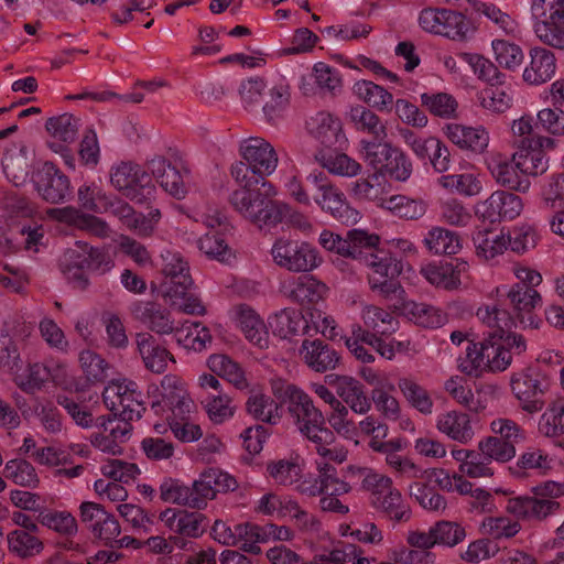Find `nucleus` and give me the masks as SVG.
<instances>
[{
    "label": "nucleus",
    "mask_w": 564,
    "mask_h": 564,
    "mask_svg": "<svg viewBox=\"0 0 564 564\" xmlns=\"http://www.w3.org/2000/svg\"><path fill=\"white\" fill-rule=\"evenodd\" d=\"M271 390L280 402L286 405L288 412L305 437L313 436L319 441L330 440V429L325 426V417L312 398L302 389L283 379H273Z\"/></svg>",
    "instance_id": "1"
},
{
    "label": "nucleus",
    "mask_w": 564,
    "mask_h": 564,
    "mask_svg": "<svg viewBox=\"0 0 564 564\" xmlns=\"http://www.w3.org/2000/svg\"><path fill=\"white\" fill-rule=\"evenodd\" d=\"M513 274L518 282L513 283L506 293L508 305L517 324L523 328L536 329L541 319L534 313L541 306L542 297L536 286L542 282V275L528 267L514 265Z\"/></svg>",
    "instance_id": "2"
},
{
    "label": "nucleus",
    "mask_w": 564,
    "mask_h": 564,
    "mask_svg": "<svg viewBox=\"0 0 564 564\" xmlns=\"http://www.w3.org/2000/svg\"><path fill=\"white\" fill-rule=\"evenodd\" d=\"M258 184H239L240 187L231 193L229 202L239 215L259 228L276 226L290 213V206L265 197L263 192L254 189Z\"/></svg>",
    "instance_id": "3"
},
{
    "label": "nucleus",
    "mask_w": 564,
    "mask_h": 564,
    "mask_svg": "<svg viewBox=\"0 0 564 564\" xmlns=\"http://www.w3.org/2000/svg\"><path fill=\"white\" fill-rule=\"evenodd\" d=\"M239 152L243 161L231 166V176L238 184L259 183L258 177L269 176L276 170L278 153L273 145L262 138L242 140Z\"/></svg>",
    "instance_id": "4"
},
{
    "label": "nucleus",
    "mask_w": 564,
    "mask_h": 564,
    "mask_svg": "<svg viewBox=\"0 0 564 564\" xmlns=\"http://www.w3.org/2000/svg\"><path fill=\"white\" fill-rule=\"evenodd\" d=\"M361 488L369 494V502L378 512L394 521L410 519V508L390 477L368 468H359Z\"/></svg>",
    "instance_id": "5"
},
{
    "label": "nucleus",
    "mask_w": 564,
    "mask_h": 564,
    "mask_svg": "<svg viewBox=\"0 0 564 564\" xmlns=\"http://www.w3.org/2000/svg\"><path fill=\"white\" fill-rule=\"evenodd\" d=\"M531 14L536 37L547 46L564 50V0H532Z\"/></svg>",
    "instance_id": "6"
},
{
    "label": "nucleus",
    "mask_w": 564,
    "mask_h": 564,
    "mask_svg": "<svg viewBox=\"0 0 564 564\" xmlns=\"http://www.w3.org/2000/svg\"><path fill=\"white\" fill-rule=\"evenodd\" d=\"M271 256L278 267L294 273L312 272L323 262L319 251L313 245L284 237L274 241Z\"/></svg>",
    "instance_id": "7"
},
{
    "label": "nucleus",
    "mask_w": 564,
    "mask_h": 564,
    "mask_svg": "<svg viewBox=\"0 0 564 564\" xmlns=\"http://www.w3.org/2000/svg\"><path fill=\"white\" fill-rule=\"evenodd\" d=\"M110 182L115 188L138 204L151 200L156 192L152 177L133 162H120L110 170Z\"/></svg>",
    "instance_id": "8"
},
{
    "label": "nucleus",
    "mask_w": 564,
    "mask_h": 564,
    "mask_svg": "<svg viewBox=\"0 0 564 564\" xmlns=\"http://www.w3.org/2000/svg\"><path fill=\"white\" fill-rule=\"evenodd\" d=\"M107 409L124 420H139L145 411L143 394L133 381H112L102 392Z\"/></svg>",
    "instance_id": "9"
},
{
    "label": "nucleus",
    "mask_w": 564,
    "mask_h": 564,
    "mask_svg": "<svg viewBox=\"0 0 564 564\" xmlns=\"http://www.w3.org/2000/svg\"><path fill=\"white\" fill-rule=\"evenodd\" d=\"M364 265L368 268V282L372 291L384 297H390L401 291L397 278L402 271L400 261L388 250L378 249L372 256L366 258Z\"/></svg>",
    "instance_id": "10"
},
{
    "label": "nucleus",
    "mask_w": 564,
    "mask_h": 564,
    "mask_svg": "<svg viewBox=\"0 0 564 564\" xmlns=\"http://www.w3.org/2000/svg\"><path fill=\"white\" fill-rule=\"evenodd\" d=\"M308 186L315 188L313 200L343 224L355 221L357 212L348 206L344 194L336 188L324 172L308 174Z\"/></svg>",
    "instance_id": "11"
},
{
    "label": "nucleus",
    "mask_w": 564,
    "mask_h": 564,
    "mask_svg": "<svg viewBox=\"0 0 564 564\" xmlns=\"http://www.w3.org/2000/svg\"><path fill=\"white\" fill-rule=\"evenodd\" d=\"M151 409L158 415L184 419L193 412L195 403L187 392L185 382L176 376L167 375L161 381V399L153 401Z\"/></svg>",
    "instance_id": "12"
},
{
    "label": "nucleus",
    "mask_w": 564,
    "mask_h": 564,
    "mask_svg": "<svg viewBox=\"0 0 564 564\" xmlns=\"http://www.w3.org/2000/svg\"><path fill=\"white\" fill-rule=\"evenodd\" d=\"M506 511L519 521L541 522L561 512V503L553 499L534 496H518L507 500Z\"/></svg>",
    "instance_id": "13"
},
{
    "label": "nucleus",
    "mask_w": 564,
    "mask_h": 564,
    "mask_svg": "<svg viewBox=\"0 0 564 564\" xmlns=\"http://www.w3.org/2000/svg\"><path fill=\"white\" fill-rule=\"evenodd\" d=\"M471 9L485 19L486 26L492 34L508 39H514L519 35L520 24L517 17L507 8L491 1L471 0Z\"/></svg>",
    "instance_id": "14"
},
{
    "label": "nucleus",
    "mask_w": 564,
    "mask_h": 564,
    "mask_svg": "<svg viewBox=\"0 0 564 564\" xmlns=\"http://www.w3.org/2000/svg\"><path fill=\"white\" fill-rule=\"evenodd\" d=\"M546 379L538 371L529 370L514 373L511 378V389L521 402L523 410L533 413L541 411L543 401L541 397L547 389Z\"/></svg>",
    "instance_id": "15"
},
{
    "label": "nucleus",
    "mask_w": 564,
    "mask_h": 564,
    "mask_svg": "<svg viewBox=\"0 0 564 564\" xmlns=\"http://www.w3.org/2000/svg\"><path fill=\"white\" fill-rule=\"evenodd\" d=\"M164 281L160 291L163 296H180L193 285L187 261L180 252L166 250L162 254Z\"/></svg>",
    "instance_id": "16"
},
{
    "label": "nucleus",
    "mask_w": 564,
    "mask_h": 564,
    "mask_svg": "<svg viewBox=\"0 0 564 564\" xmlns=\"http://www.w3.org/2000/svg\"><path fill=\"white\" fill-rule=\"evenodd\" d=\"M39 195L51 204L65 202L72 194L69 178L52 162H45L34 177Z\"/></svg>",
    "instance_id": "17"
},
{
    "label": "nucleus",
    "mask_w": 564,
    "mask_h": 564,
    "mask_svg": "<svg viewBox=\"0 0 564 564\" xmlns=\"http://www.w3.org/2000/svg\"><path fill=\"white\" fill-rule=\"evenodd\" d=\"M160 519L171 532L181 535L174 538V543L181 549H186L187 545L182 536L198 538L205 531V518L199 512L167 508L160 513Z\"/></svg>",
    "instance_id": "18"
},
{
    "label": "nucleus",
    "mask_w": 564,
    "mask_h": 564,
    "mask_svg": "<svg viewBox=\"0 0 564 564\" xmlns=\"http://www.w3.org/2000/svg\"><path fill=\"white\" fill-rule=\"evenodd\" d=\"M148 171L170 195L178 199L186 195V169H180L165 158L156 156L148 162Z\"/></svg>",
    "instance_id": "19"
},
{
    "label": "nucleus",
    "mask_w": 564,
    "mask_h": 564,
    "mask_svg": "<svg viewBox=\"0 0 564 564\" xmlns=\"http://www.w3.org/2000/svg\"><path fill=\"white\" fill-rule=\"evenodd\" d=\"M468 263L456 259L455 262H431L421 268V274L432 285L447 291L457 290L462 278L467 273Z\"/></svg>",
    "instance_id": "20"
},
{
    "label": "nucleus",
    "mask_w": 564,
    "mask_h": 564,
    "mask_svg": "<svg viewBox=\"0 0 564 564\" xmlns=\"http://www.w3.org/2000/svg\"><path fill=\"white\" fill-rule=\"evenodd\" d=\"M487 167L494 180L505 188L525 193L530 188V181L518 169L513 155L507 158L502 154H494L487 161Z\"/></svg>",
    "instance_id": "21"
},
{
    "label": "nucleus",
    "mask_w": 564,
    "mask_h": 564,
    "mask_svg": "<svg viewBox=\"0 0 564 564\" xmlns=\"http://www.w3.org/2000/svg\"><path fill=\"white\" fill-rule=\"evenodd\" d=\"M299 352L304 364L319 373L335 370L340 362L339 352L321 339H304Z\"/></svg>",
    "instance_id": "22"
},
{
    "label": "nucleus",
    "mask_w": 564,
    "mask_h": 564,
    "mask_svg": "<svg viewBox=\"0 0 564 564\" xmlns=\"http://www.w3.org/2000/svg\"><path fill=\"white\" fill-rule=\"evenodd\" d=\"M306 128L326 148L341 147L346 142L340 119L330 112L318 111L306 121Z\"/></svg>",
    "instance_id": "23"
},
{
    "label": "nucleus",
    "mask_w": 564,
    "mask_h": 564,
    "mask_svg": "<svg viewBox=\"0 0 564 564\" xmlns=\"http://www.w3.org/2000/svg\"><path fill=\"white\" fill-rule=\"evenodd\" d=\"M542 141H522V145L517 148L512 154L513 161L517 162L519 171L525 176H538L545 173L549 169V158L544 152V148H552Z\"/></svg>",
    "instance_id": "24"
},
{
    "label": "nucleus",
    "mask_w": 564,
    "mask_h": 564,
    "mask_svg": "<svg viewBox=\"0 0 564 564\" xmlns=\"http://www.w3.org/2000/svg\"><path fill=\"white\" fill-rule=\"evenodd\" d=\"M135 346L144 367L154 373H163L169 360L175 362L173 355L150 333H138Z\"/></svg>",
    "instance_id": "25"
},
{
    "label": "nucleus",
    "mask_w": 564,
    "mask_h": 564,
    "mask_svg": "<svg viewBox=\"0 0 564 564\" xmlns=\"http://www.w3.org/2000/svg\"><path fill=\"white\" fill-rule=\"evenodd\" d=\"M531 61L523 70V80L530 85H541L549 82L556 72V58L552 51L545 47H532Z\"/></svg>",
    "instance_id": "26"
},
{
    "label": "nucleus",
    "mask_w": 564,
    "mask_h": 564,
    "mask_svg": "<svg viewBox=\"0 0 564 564\" xmlns=\"http://www.w3.org/2000/svg\"><path fill=\"white\" fill-rule=\"evenodd\" d=\"M335 389L340 401L356 414H367L372 405L364 386L352 377L341 376L335 379Z\"/></svg>",
    "instance_id": "27"
},
{
    "label": "nucleus",
    "mask_w": 564,
    "mask_h": 564,
    "mask_svg": "<svg viewBox=\"0 0 564 564\" xmlns=\"http://www.w3.org/2000/svg\"><path fill=\"white\" fill-rule=\"evenodd\" d=\"M236 322L245 334V337L259 348L269 346V333L263 319L257 312L246 304L238 305L235 308Z\"/></svg>",
    "instance_id": "28"
},
{
    "label": "nucleus",
    "mask_w": 564,
    "mask_h": 564,
    "mask_svg": "<svg viewBox=\"0 0 564 564\" xmlns=\"http://www.w3.org/2000/svg\"><path fill=\"white\" fill-rule=\"evenodd\" d=\"M446 137L460 149L482 153L489 143V133L482 127H466L448 123L444 128Z\"/></svg>",
    "instance_id": "29"
},
{
    "label": "nucleus",
    "mask_w": 564,
    "mask_h": 564,
    "mask_svg": "<svg viewBox=\"0 0 564 564\" xmlns=\"http://www.w3.org/2000/svg\"><path fill=\"white\" fill-rule=\"evenodd\" d=\"M436 429L460 444L469 443L475 435L469 415L455 410L438 414Z\"/></svg>",
    "instance_id": "30"
},
{
    "label": "nucleus",
    "mask_w": 564,
    "mask_h": 564,
    "mask_svg": "<svg viewBox=\"0 0 564 564\" xmlns=\"http://www.w3.org/2000/svg\"><path fill=\"white\" fill-rule=\"evenodd\" d=\"M402 448L400 440H390L386 443L373 442L371 449L386 455L387 464L406 478L419 479L423 475V469L416 466L410 458L398 454Z\"/></svg>",
    "instance_id": "31"
},
{
    "label": "nucleus",
    "mask_w": 564,
    "mask_h": 564,
    "mask_svg": "<svg viewBox=\"0 0 564 564\" xmlns=\"http://www.w3.org/2000/svg\"><path fill=\"white\" fill-rule=\"evenodd\" d=\"M325 285L311 276H299L286 281L282 292L293 302L301 305L317 303L322 296Z\"/></svg>",
    "instance_id": "32"
},
{
    "label": "nucleus",
    "mask_w": 564,
    "mask_h": 564,
    "mask_svg": "<svg viewBox=\"0 0 564 564\" xmlns=\"http://www.w3.org/2000/svg\"><path fill=\"white\" fill-rule=\"evenodd\" d=\"M28 153V148L24 144H13L6 150L1 159L6 176L17 186L25 183L29 176L30 160Z\"/></svg>",
    "instance_id": "33"
},
{
    "label": "nucleus",
    "mask_w": 564,
    "mask_h": 564,
    "mask_svg": "<svg viewBox=\"0 0 564 564\" xmlns=\"http://www.w3.org/2000/svg\"><path fill=\"white\" fill-rule=\"evenodd\" d=\"M476 316L489 328L488 338L502 339L512 325H517L511 313L500 308L497 304L482 305L477 310Z\"/></svg>",
    "instance_id": "34"
},
{
    "label": "nucleus",
    "mask_w": 564,
    "mask_h": 564,
    "mask_svg": "<svg viewBox=\"0 0 564 564\" xmlns=\"http://www.w3.org/2000/svg\"><path fill=\"white\" fill-rule=\"evenodd\" d=\"M52 213L59 221L86 230L94 236L107 237L109 235V227L102 219L93 215L83 214L76 208H57L53 209Z\"/></svg>",
    "instance_id": "35"
},
{
    "label": "nucleus",
    "mask_w": 564,
    "mask_h": 564,
    "mask_svg": "<svg viewBox=\"0 0 564 564\" xmlns=\"http://www.w3.org/2000/svg\"><path fill=\"white\" fill-rule=\"evenodd\" d=\"M424 247L433 254H456L462 249L460 236L444 227H432L423 239Z\"/></svg>",
    "instance_id": "36"
},
{
    "label": "nucleus",
    "mask_w": 564,
    "mask_h": 564,
    "mask_svg": "<svg viewBox=\"0 0 564 564\" xmlns=\"http://www.w3.org/2000/svg\"><path fill=\"white\" fill-rule=\"evenodd\" d=\"M402 308L410 321L425 328L441 327L447 321V315L441 308L427 303L406 301Z\"/></svg>",
    "instance_id": "37"
},
{
    "label": "nucleus",
    "mask_w": 564,
    "mask_h": 564,
    "mask_svg": "<svg viewBox=\"0 0 564 564\" xmlns=\"http://www.w3.org/2000/svg\"><path fill=\"white\" fill-rule=\"evenodd\" d=\"M137 315L148 328L160 335L174 334L177 328L171 319L170 312L152 302L140 305Z\"/></svg>",
    "instance_id": "38"
},
{
    "label": "nucleus",
    "mask_w": 564,
    "mask_h": 564,
    "mask_svg": "<svg viewBox=\"0 0 564 564\" xmlns=\"http://www.w3.org/2000/svg\"><path fill=\"white\" fill-rule=\"evenodd\" d=\"M36 520L41 525L67 539L75 536L78 532L77 520L67 510L44 508L37 514Z\"/></svg>",
    "instance_id": "39"
},
{
    "label": "nucleus",
    "mask_w": 564,
    "mask_h": 564,
    "mask_svg": "<svg viewBox=\"0 0 564 564\" xmlns=\"http://www.w3.org/2000/svg\"><path fill=\"white\" fill-rule=\"evenodd\" d=\"M379 236L375 234H368L358 229L350 230L346 236V245H348L346 249L349 252H345V257L364 264L366 258H369L379 249Z\"/></svg>",
    "instance_id": "40"
},
{
    "label": "nucleus",
    "mask_w": 564,
    "mask_h": 564,
    "mask_svg": "<svg viewBox=\"0 0 564 564\" xmlns=\"http://www.w3.org/2000/svg\"><path fill=\"white\" fill-rule=\"evenodd\" d=\"M176 343L188 350L202 351L212 343L209 329L199 322L184 323L174 333Z\"/></svg>",
    "instance_id": "41"
},
{
    "label": "nucleus",
    "mask_w": 564,
    "mask_h": 564,
    "mask_svg": "<svg viewBox=\"0 0 564 564\" xmlns=\"http://www.w3.org/2000/svg\"><path fill=\"white\" fill-rule=\"evenodd\" d=\"M394 145L390 142L361 139L358 143V154L366 164L377 173H382L393 153Z\"/></svg>",
    "instance_id": "42"
},
{
    "label": "nucleus",
    "mask_w": 564,
    "mask_h": 564,
    "mask_svg": "<svg viewBox=\"0 0 564 564\" xmlns=\"http://www.w3.org/2000/svg\"><path fill=\"white\" fill-rule=\"evenodd\" d=\"M34 533L22 529L10 531L7 535L9 552L20 558H29L40 554L44 544Z\"/></svg>",
    "instance_id": "43"
},
{
    "label": "nucleus",
    "mask_w": 564,
    "mask_h": 564,
    "mask_svg": "<svg viewBox=\"0 0 564 564\" xmlns=\"http://www.w3.org/2000/svg\"><path fill=\"white\" fill-rule=\"evenodd\" d=\"M478 258L489 261L502 254L507 249L506 234L494 230H479L473 236Z\"/></svg>",
    "instance_id": "44"
},
{
    "label": "nucleus",
    "mask_w": 564,
    "mask_h": 564,
    "mask_svg": "<svg viewBox=\"0 0 564 564\" xmlns=\"http://www.w3.org/2000/svg\"><path fill=\"white\" fill-rule=\"evenodd\" d=\"M273 333L281 338L308 333L310 326L305 317L296 311L283 310L270 318Z\"/></svg>",
    "instance_id": "45"
},
{
    "label": "nucleus",
    "mask_w": 564,
    "mask_h": 564,
    "mask_svg": "<svg viewBox=\"0 0 564 564\" xmlns=\"http://www.w3.org/2000/svg\"><path fill=\"white\" fill-rule=\"evenodd\" d=\"M354 93L366 104L379 111H391L393 96L382 86L370 80H358L354 85Z\"/></svg>",
    "instance_id": "46"
},
{
    "label": "nucleus",
    "mask_w": 564,
    "mask_h": 564,
    "mask_svg": "<svg viewBox=\"0 0 564 564\" xmlns=\"http://www.w3.org/2000/svg\"><path fill=\"white\" fill-rule=\"evenodd\" d=\"M349 118L356 130L372 135L373 140L383 141L387 138L386 126L370 109L355 106L350 109Z\"/></svg>",
    "instance_id": "47"
},
{
    "label": "nucleus",
    "mask_w": 564,
    "mask_h": 564,
    "mask_svg": "<svg viewBox=\"0 0 564 564\" xmlns=\"http://www.w3.org/2000/svg\"><path fill=\"white\" fill-rule=\"evenodd\" d=\"M365 328L371 334L390 335L397 330L398 321L392 313L375 306L366 305L361 312Z\"/></svg>",
    "instance_id": "48"
},
{
    "label": "nucleus",
    "mask_w": 564,
    "mask_h": 564,
    "mask_svg": "<svg viewBox=\"0 0 564 564\" xmlns=\"http://www.w3.org/2000/svg\"><path fill=\"white\" fill-rule=\"evenodd\" d=\"M382 207L400 218L416 220L424 216L427 204L405 195H393L383 200Z\"/></svg>",
    "instance_id": "49"
},
{
    "label": "nucleus",
    "mask_w": 564,
    "mask_h": 564,
    "mask_svg": "<svg viewBox=\"0 0 564 564\" xmlns=\"http://www.w3.org/2000/svg\"><path fill=\"white\" fill-rule=\"evenodd\" d=\"M444 390L448 395L469 411L480 412L486 404L476 398L466 380L459 376H453L444 382Z\"/></svg>",
    "instance_id": "50"
},
{
    "label": "nucleus",
    "mask_w": 564,
    "mask_h": 564,
    "mask_svg": "<svg viewBox=\"0 0 564 564\" xmlns=\"http://www.w3.org/2000/svg\"><path fill=\"white\" fill-rule=\"evenodd\" d=\"M398 387L412 408L424 415L432 414L434 401L424 387L409 378H401Z\"/></svg>",
    "instance_id": "51"
},
{
    "label": "nucleus",
    "mask_w": 564,
    "mask_h": 564,
    "mask_svg": "<svg viewBox=\"0 0 564 564\" xmlns=\"http://www.w3.org/2000/svg\"><path fill=\"white\" fill-rule=\"evenodd\" d=\"M458 57L466 62L477 78L482 82L496 85L500 84L505 77L498 69V66L481 54L460 52Z\"/></svg>",
    "instance_id": "52"
},
{
    "label": "nucleus",
    "mask_w": 564,
    "mask_h": 564,
    "mask_svg": "<svg viewBox=\"0 0 564 564\" xmlns=\"http://www.w3.org/2000/svg\"><path fill=\"white\" fill-rule=\"evenodd\" d=\"M3 477L18 486L28 488H36L40 482L33 465L21 458L11 459L6 463Z\"/></svg>",
    "instance_id": "53"
},
{
    "label": "nucleus",
    "mask_w": 564,
    "mask_h": 564,
    "mask_svg": "<svg viewBox=\"0 0 564 564\" xmlns=\"http://www.w3.org/2000/svg\"><path fill=\"white\" fill-rule=\"evenodd\" d=\"M209 369L217 376L232 383L237 389H245L247 380L240 366L225 355H214L208 359Z\"/></svg>",
    "instance_id": "54"
},
{
    "label": "nucleus",
    "mask_w": 564,
    "mask_h": 564,
    "mask_svg": "<svg viewBox=\"0 0 564 564\" xmlns=\"http://www.w3.org/2000/svg\"><path fill=\"white\" fill-rule=\"evenodd\" d=\"M491 50L499 66L508 69L516 70L523 62L522 48L505 37H497L491 41Z\"/></svg>",
    "instance_id": "55"
},
{
    "label": "nucleus",
    "mask_w": 564,
    "mask_h": 564,
    "mask_svg": "<svg viewBox=\"0 0 564 564\" xmlns=\"http://www.w3.org/2000/svg\"><path fill=\"white\" fill-rule=\"evenodd\" d=\"M421 105L433 116L451 119L457 115L458 102L447 93H424L421 94Z\"/></svg>",
    "instance_id": "56"
},
{
    "label": "nucleus",
    "mask_w": 564,
    "mask_h": 564,
    "mask_svg": "<svg viewBox=\"0 0 564 564\" xmlns=\"http://www.w3.org/2000/svg\"><path fill=\"white\" fill-rule=\"evenodd\" d=\"M485 352V340L478 344L468 343L465 356L458 358L459 370L465 375L479 377L484 371L488 370Z\"/></svg>",
    "instance_id": "57"
},
{
    "label": "nucleus",
    "mask_w": 564,
    "mask_h": 564,
    "mask_svg": "<svg viewBox=\"0 0 564 564\" xmlns=\"http://www.w3.org/2000/svg\"><path fill=\"white\" fill-rule=\"evenodd\" d=\"M290 102V86L285 78H279L269 90L263 113L269 121L279 118Z\"/></svg>",
    "instance_id": "58"
},
{
    "label": "nucleus",
    "mask_w": 564,
    "mask_h": 564,
    "mask_svg": "<svg viewBox=\"0 0 564 564\" xmlns=\"http://www.w3.org/2000/svg\"><path fill=\"white\" fill-rule=\"evenodd\" d=\"M80 258L77 249H69L64 253L61 261V270L65 278L76 288L85 289L88 285L87 267Z\"/></svg>",
    "instance_id": "59"
},
{
    "label": "nucleus",
    "mask_w": 564,
    "mask_h": 564,
    "mask_svg": "<svg viewBox=\"0 0 564 564\" xmlns=\"http://www.w3.org/2000/svg\"><path fill=\"white\" fill-rule=\"evenodd\" d=\"M248 413L258 421L275 424L280 419L278 403L269 395L257 393L247 403Z\"/></svg>",
    "instance_id": "60"
},
{
    "label": "nucleus",
    "mask_w": 564,
    "mask_h": 564,
    "mask_svg": "<svg viewBox=\"0 0 564 564\" xmlns=\"http://www.w3.org/2000/svg\"><path fill=\"white\" fill-rule=\"evenodd\" d=\"M235 534L237 535V545L247 553L259 554L261 547L258 543H265L264 525L254 523L236 524Z\"/></svg>",
    "instance_id": "61"
},
{
    "label": "nucleus",
    "mask_w": 564,
    "mask_h": 564,
    "mask_svg": "<svg viewBox=\"0 0 564 564\" xmlns=\"http://www.w3.org/2000/svg\"><path fill=\"white\" fill-rule=\"evenodd\" d=\"M308 183V175L305 182H303L294 167L282 175V185L285 193L296 203L304 206H311V200L315 193V188L310 187Z\"/></svg>",
    "instance_id": "62"
},
{
    "label": "nucleus",
    "mask_w": 564,
    "mask_h": 564,
    "mask_svg": "<svg viewBox=\"0 0 564 564\" xmlns=\"http://www.w3.org/2000/svg\"><path fill=\"white\" fill-rule=\"evenodd\" d=\"M327 421L330 427L340 436L347 440H356L358 437V429L356 422L350 416L349 409L343 403H336L327 413Z\"/></svg>",
    "instance_id": "63"
},
{
    "label": "nucleus",
    "mask_w": 564,
    "mask_h": 564,
    "mask_svg": "<svg viewBox=\"0 0 564 564\" xmlns=\"http://www.w3.org/2000/svg\"><path fill=\"white\" fill-rule=\"evenodd\" d=\"M77 247L79 248V256L85 260L84 265L87 270L97 274H105L109 272L115 262L110 254L99 248L89 247L86 242L78 241Z\"/></svg>",
    "instance_id": "64"
}]
</instances>
